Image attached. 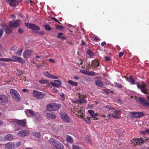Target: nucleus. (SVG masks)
Masks as SVG:
<instances>
[{"mask_svg": "<svg viewBox=\"0 0 149 149\" xmlns=\"http://www.w3.org/2000/svg\"><path fill=\"white\" fill-rule=\"evenodd\" d=\"M33 134L34 136H35L36 137L38 138H40V137L41 135L40 134V132H35L33 133Z\"/></svg>", "mask_w": 149, "mask_h": 149, "instance_id": "40", "label": "nucleus"}, {"mask_svg": "<svg viewBox=\"0 0 149 149\" xmlns=\"http://www.w3.org/2000/svg\"><path fill=\"white\" fill-rule=\"evenodd\" d=\"M53 92L55 93H57L58 92V90L56 89H53Z\"/></svg>", "mask_w": 149, "mask_h": 149, "instance_id": "64", "label": "nucleus"}, {"mask_svg": "<svg viewBox=\"0 0 149 149\" xmlns=\"http://www.w3.org/2000/svg\"><path fill=\"white\" fill-rule=\"evenodd\" d=\"M25 113L26 115H28L29 114L31 116H34L35 115V113L34 111L30 109H26L25 111Z\"/></svg>", "mask_w": 149, "mask_h": 149, "instance_id": "23", "label": "nucleus"}, {"mask_svg": "<svg viewBox=\"0 0 149 149\" xmlns=\"http://www.w3.org/2000/svg\"><path fill=\"white\" fill-rule=\"evenodd\" d=\"M23 72L22 70L19 69L17 70V72L16 73V75L17 76H21L22 74H23Z\"/></svg>", "mask_w": 149, "mask_h": 149, "instance_id": "37", "label": "nucleus"}, {"mask_svg": "<svg viewBox=\"0 0 149 149\" xmlns=\"http://www.w3.org/2000/svg\"><path fill=\"white\" fill-rule=\"evenodd\" d=\"M71 111H72V112H73V113H75L76 111V109H75V107L71 109Z\"/></svg>", "mask_w": 149, "mask_h": 149, "instance_id": "56", "label": "nucleus"}, {"mask_svg": "<svg viewBox=\"0 0 149 149\" xmlns=\"http://www.w3.org/2000/svg\"><path fill=\"white\" fill-rule=\"evenodd\" d=\"M50 84L53 86L59 88L61 86V82L59 80H56L54 81V82H51Z\"/></svg>", "mask_w": 149, "mask_h": 149, "instance_id": "16", "label": "nucleus"}, {"mask_svg": "<svg viewBox=\"0 0 149 149\" xmlns=\"http://www.w3.org/2000/svg\"><path fill=\"white\" fill-rule=\"evenodd\" d=\"M21 143V142L20 141H18L15 143L14 147L15 149L19 146H20Z\"/></svg>", "mask_w": 149, "mask_h": 149, "instance_id": "42", "label": "nucleus"}, {"mask_svg": "<svg viewBox=\"0 0 149 149\" xmlns=\"http://www.w3.org/2000/svg\"><path fill=\"white\" fill-rule=\"evenodd\" d=\"M45 115L47 118L52 119H55L56 117L55 114L52 112H47L45 113Z\"/></svg>", "mask_w": 149, "mask_h": 149, "instance_id": "18", "label": "nucleus"}, {"mask_svg": "<svg viewBox=\"0 0 149 149\" xmlns=\"http://www.w3.org/2000/svg\"><path fill=\"white\" fill-rule=\"evenodd\" d=\"M33 94L34 97L39 99L42 98L46 95V94L44 93L40 92L36 90L33 91Z\"/></svg>", "mask_w": 149, "mask_h": 149, "instance_id": "5", "label": "nucleus"}, {"mask_svg": "<svg viewBox=\"0 0 149 149\" xmlns=\"http://www.w3.org/2000/svg\"><path fill=\"white\" fill-rule=\"evenodd\" d=\"M8 3L10 6L13 7H15L18 5V2L15 0H10Z\"/></svg>", "mask_w": 149, "mask_h": 149, "instance_id": "20", "label": "nucleus"}, {"mask_svg": "<svg viewBox=\"0 0 149 149\" xmlns=\"http://www.w3.org/2000/svg\"><path fill=\"white\" fill-rule=\"evenodd\" d=\"M88 75L94 76H95V74L94 72H93V71L89 72L88 71Z\"/></svg>", "mask_w": 149, "mask_h": 149, "instance_id": "49", "label": "nucleus"}, {"mask_svg": "<svg viewBox=\"0 0 149 149\" xmlns=\"http://www.w3.org/2000/svg\"><path fill=\"white\" fill-rule=\"evenodd\" d=\"M106 108L109 109L110 110H114V109L111 106L109 105H106L104 106Z\"/></svg>", "mask_w": 149, "mask_h": 149, "instance_id": "50", "label": "nucleus"}, {"mask_svg": "<svg viewBox=\"0 0 149 149\" xmlns=\"http://www.w3.org/2000/svg\"><path fill=\"white\" fill-rule=\"evenodd\" d=\"M120 111L116 110L113 112V113H111L112 116L116 119H119V117L117 115L119 113Z\"/></svg>", "mask_w": 149, "mask_h": 149, "instance_id": "25", "label": "nucleus"}, {"mask_svg": "<svg viewBox=\"0 0 149 149\" xmlns=\"http://www.w3.org/2000/svg\"><path fill=\"white\" fill-rule=\"evenodd\" d=\"M32 52L31 50L27 49L26 50L23 54V56L24 58H26L29 57L31 55Z\"/></svg>", "mask_w": 149, "mask_h": 149, "instance_id": "14", "label": "nucleus"}, {"mask_svg": "<svg viewBox=\"0 0 149 149\" xmlns=\"http://www.w3.org/2000/svg\"><path fill=\"white\" fill-rule=\"evenodd\" d=\"M17 48H18L17 47L15 46H13L11 47L10 49L12 51H15L17 50Z\"/></svg>", "mask_w": 149, "mask_h": 149, "instance_id": "46", "label": "nucleus"}, {"mask_svg": "<svg viewBox=\"0 0 149 149\" xmlns=\"http://www.w3.org/2000/svg\"><path fill=\"white\" fill-rule=\"evenodd\" d=\"M106 44V43L104 41L102 42L101 43V45L102 46H104Z\"/></svg>", "mask_w": 149, "mask_h": 149, "instance_id": "61", "label": "nucleus"}, {"mask_svg": "<svg viewBox=\"0 0 149 149\" xmlns=\"http://www.w3.org/2000/svg\"><path fill=\"white\" fill-rule=\"evenodd\" d=\"M3 33V31L2 29H0V38L2 36Z\"/></svg>", "mask_w": 149, "mask_h": 149, "instance_id": "55", "label": "nucleus"}, {"mask_svg": "<svg viewBox=\"0 0 149 149\" xmlns=\"http://www.w3.org/2000/svg\"><path fill=\"white\" fill-rule=\"evenodd\" d=\"M126 80L129 82H130L132 84H136L137 86L140 89L141 91L143 93L148 94V91L146 88V84L144 83H142L141 85H140L139 82H135V81L132 77L131 76H129L126 79Z\"/></svg>", "mask_w": 149, "mask_h": 149, "instance_id": "1", "label": "nucleus"}, {"mask_svg": "<svg viewBox=\"0 0 149 149\" xmlns=\"http://www.w3.org/2000/svg\"><path fill=\"white\" fill-rule=\"evenodd\" d=\"M12 58L14 60H12V61L22 63H24L25 62V61L21 57H19L15 56H13Z\"/></svg>", "mask_w": 149, "mask_h": 149, "instance_id": "13", "label": "nucleus"}, {"mask_svg": "<svg viewBox=\"0 0 149 149\" xmlns=\"http://www.w3.org/2000/svg\"><path fill=\"white\" fill-rule=\"evenodd\" d=\"M138 102L144 106H147L149 107V102L146 100L139 97L138 98Z\"/></svg>", "mask_w": 149, "mask_h": 149, "instance_id": "10", "label": "nucleus"}, {"mask_svg": "<svg viewBox=\"0 0 149 149\" xmlns=\"http://www.w3.org/2000/svg\"><path fill=\"white\" fill-rule=\"evenodd\" d=\"M80 99L81 98L80 96H79ZM86 101V100L84 98H83L81 99H78L77 100L75 101V103H79V102L80 103H83L84 102H85Z\"/></svg>", "mask_w": 149, "mask_h": 149, "instance_id": "28", "label": "nucleus"}, {"mask_svg": "<svg viewBox=\"0 0 149 149\" xmlns=\"http://www.w3.org/2000/svg\"><path fill=\"white\" fill-rule=\"evenodd\" d=\"M22 91L24 92H28V90L27 88H24L23 89Z\"/></svg>", "mask_w": 149, "mask_h": 149, "instance_id": "62", "label": "nucleus"}, {"mask_svg": "<svg viewBox=\"0 0 149 149\" xmlns=\"http://www.w3.org/2000/svg\"><path fill=\"white\" fill-rule=\"evenodd\" d=\"M83 120L85 121V122L87 124H90L91 123L90 120V118L88 117H87L85 118L84 117H83L82 118Z\"/></svg>", "mask_w": 149, "mask_h": 149, "instance_id": "36", "label": "nucleus"}, {"mask_svg": "<svg viewBox=\"0 0 149 149\" xmlns=\"http://www.w3.org/2000/svg\"><path fill=\"white\" fill-rule=\"evenodd\" d=\"M72 147L73 149H82L81 147L76 145H73Z\"/></svg>", "mask_w": 149, "mask_h": 149, "instance_id": "43", "label": "nucleus"}, {"mask_svg": "<svg viewBox=\"0 0 149 149\" xmlns=\"http://www.w3.org/2000/svg\"><path fill=\"white\" fill-rule=\"evenodd\" d=\"M56 28L58 30H61L63 29H64V27L63 26L58 25L56 26Z\"/></svg>", "mask_w": 149, "mask_h": 149, "instance_id": "44", "label": "nucleus"}, {"mask_svg": "<svg viewBox=\"0 0 149 149\" xmlns=\"http://www.w3.org/2000/svg\"><path fill=\"white\" fill-rule=\"evenodd\" d=\"M124 53L123 52H120L118 54V56L119 57H122L123 54H124Z\"/></svg>", "mask_w": 149, "mask_h": 149, "instance_id": "54", "label": "nucleus"}, {"mask_svg": "<svg viewBox=\"0 0 149 149\" xmlns=\"http://www.w3.org/2000/svg\"><path fill=\"white\" fill-rule=\"evenodd\" d=\"M13 137V135L11 134H7L5 136L6 139L10 141L11 140Z\"/></svg>", "mask_w": 149, "mask_h": 149, "instance_id": "30", "label": "nucleus"}, {"mask_svg": "<svg viewBox=\"0 0 149 149\" xmlns=\"http://www.w3.org/2000/svg\"><path fill=\"white\" fill-rule=\"evenodd\" d=\"M88 72L86 70H80V72L83 74H86L88 75Z\"/></svg>", "mask_w": 149, "mask_h": 149, "instance_id": "48", "label": "nucleus"}, {"mask_svg": "<svg viewBox=\"0 0 149 149\" xmlns=\"http://www.w3.org/2000/svg\"><path fill=\"white\" fill-rule=\"evenodd\" d=\"M60 107L61 104L56 103H52L48 104L46 107L47 110L49 111L58 110Z\"/></svg>", "mask_w": 149, "mask_h": 149, "instance_id": "2", "label": "nucleus"}, {"mask_svg": "<svg viewBox=\"0 0 149 149\" xmlns=\"http://www.w3.org/2000/svg\"><path fill=\"white\" fill-rule=\"evenodd\" d=\"M11 121L15 122L24 127L25 126L26 124L25 120L13 119Z\"/></svg>", "mask_w": 149, "mask_h": 149, "instance_id": "11", "label": "nucleus"}, {"mask_svg": "<svg viewBox=\"0 0 149 149\" xmlns=\"http://www.w3.org/2000/svg\"><path fill=\"white\" fill-rule=\"evenodd\" d=\"M15 143L12 142H9L5 145V147L8 149H15Z\"/></svg>", "mask_w": 149, "mask_h": 149, "instance_id": "19", "label": "nucleus"}, {"mask_svg": "<svg viewBox=\"0 0 149 149\" xmlns=\"http://www.w3.org/2000/svg\"><path fill=\"white\" fill-rule=\"evenodd\" d=\"M116 85L118 87L120 88H122V85L120 83H117L116 84Z\"/></svg>", "mask_w": 149, "mask_h": 149, "instance_id": "53", "label": "nucleus"}, {"mask_svg": "<svg viewBox=\"0 0 149 149\" xmlns=\"http://www.w3.org/2000/svg\"><path fill=\"white\" fill-rule=\"evenodd\" d=\"M27 134V132L24 130L19 131L17 133L18 136L19 137H23L26 136Z\"/></svg>", "mask_w": 149, "mask_h": 149, "instance_id": "17", "label": "nucleus"}, {"mask_svg": "<svg viewBox=\"0 0 149 149\" xmlns=\"http://www.w3.org/2000/svg\"><path fill=\"white\" fill-rule=\"evenodd\" d=\"M52 145L53 146L58 149H63L64 148L63 145L59 141L54 139L52 140Z\"/></svg>", "mask_w": 149, "mask_h": 149, "instance_id": "6", "label": "nucleus"}, {"mask_svg": "<svg viewBox=\"0 0 149 149\" xmlns=\"http://www.w3.org/2000/svg\"><path fill=\"white\" fill-rule=\"evenodd\" d=\"M43 74L45 76L52 79H57L58 78V77L57 76L52 75L50 74L48 72H44L43 73Z\"/></svg>", "mask_w": 149, "mask_h": 149, "instance_id": "21", "label": "nucleus"}, {"mask_svg": "<svg viewBox=\"0 0 149 149\" xmlns=\"http://www.w3.org/2000/svg\"><path fill=\"white\" fill-rule=\"evenodd\" d=\"M63 35V33H59L57 34V37L58 39L61 38L62 39H65L66 38L65 36H62Z\"/></svg>", "mask_w": 149, "mask_h": 149, "instance_id": "31", "label": "nucleus"}, {"mask_svg": "<svg viewBox=\"0 0 149 149\" xmlns=\"http://www.w3.org/2000/svg\"><path fill=\"white\" fill-rule=\"evenodd\" d=\"M68 83L72 86H77L78 85L77 82L72 81L71 80L68 81Z\"/></svg>", "mask_w": 149, "mask_h": 149, "instance_id": "33", "label": "nucleus"}, {"mask_svg": "<svg viewBox=\"0 0 149 149\" xmlns=\"http://www.w3.org/2000/svg\"><path fill=\"white\" fill-rule=\"evenodd\" d=\"M99 63H98V61L96 60H94L92 61L91 67L92 68H95L99 65Z\"/></svg>", "mask_w": 149, "mask_h": 149, "instance_id": "22", "label": "nucleus"}, {"mask_svg": "<svg viewBox=\"0 0 149 149\" xmlns=\"http://www.w3.org/2000/svg\"><path fill=\"white\" fill-rule=\"evenodd\" d=\"M88 112L90 114L91 116H92L95 113L94 111L92 110H88Z\"/></svg>", "mask_w": 149, "mask_h": 149, "instance_id": "47", "label": "nucleus"}, {"mask_svg": "<svg viewBox=\"0 0 149 149\" xmlns=\"http://www.w3.org/2000/svg\"><path fill=\"white\" fill-rule=\"evenodd\" d=\"M1 61H5L6 62L12 61V59L11 58H1Z\"/></svg>", "mask_w": 149, "mask_h": 149, "instance_id": "39", "label": "nucleus"}, {"mask_svg": "<svg viewBox=\"0 0 149 149\" xmlns=\"http://www.w3.org/2000/svg\"><path fill=\"white\" fill-rule=\"evenodd\" d=\"M34 118L35 119V121L37 123L40 120L41 118L40 114L39 113H36L35 114Z\"/></svg>", "mask_w": 149, "mask_h": 149, "instance_id": "24", "label": "nucleus"}, {"mask_svg": "<svg viewBox=\"0 0 149 149\" xmlns=\"http://www.w3.org/2000/svg\"><path fill=\"white\" fill-rule=\"evenodd\" d=\"M83 108H82L79 111H77V113L79 114H80L79 115H77V116H79L81 118H83V117L84 116V115H83V113L84 112V110L82 109Z\"/></svg>", "mask_w": 149, "mask_h": 149, "instance_id": "32", "label": "nucleus"}, {"mask_svg": "<svg viewBox=\"0 0 149 149\" xmlns=\"http://www.w3.org/2000/svg\"><path fill=\"white\" fill-rule=\"evenodd\" d=\"M20 23V20L19 19H17L14 22H9V25L11 27L13 28L17 27L19 26Z\"/></svg>", "mask_w": 149, "mask_h": 149, "instance_id": "12", "label": "nucleus"}, {"mask_svg": "<svg viewBox=\"0 0 149 149\" xmlns=\"http://www.w3.org/2000/svg\"><path fill=\"white\" fill-rule=\"evenodd\" d=\"M60 115L62 119L65 122L67 123L70 122V118L65 113L62 112L61 113Z\"/></svg>", "mask_w": 149, "mask_h": 149, "instance_id": "9", "label": "nucleus"}, {"mask_svg": "<svg viewBox=\"0 0 149 149\" xmlns=\"http://www.w3.org/2000/svg\"><path fill=\"white\" fill-rule=\"evenodd\" d=\"M10 91L11 95L15 101L18 102L20 100V96L16 90L12 89L10 90Z\"/></svg>", "mask_w": 149, "mask_h": 149, "instance_id": "4", "label": "nucleus"}, {"mask_svg": "<svg viewBox=\"0 0 149 149\" xmlns=\"http://www.w3.org/2000/svg\"><path fill=\"white\" fill-rule=\"evenodd\" d=\"M65 139L67 141L70 143H73L74 142L73 139L69 135L65 137Z\"/></svg>", "mask_w": 149, "mask_h": 149, "instance_id": "27", "label": "nucleus"}, {"mask_svg": "<svg viewBox=\"0 0 149 149\" xmlns=\"http://www.w3.org/2000/svg\"><path fill=\"white\" fill-rule=\"evenodd\" d=\"M49 60L50 62H51L52 63H55V61L54 59H49Z\"/></svg>", "mask_w": 149, "mask_h": 149, "instance_id": "60", "label": "nucleus"}, {"mask_svg": "<svg viewBox=\"0 0 149 149\" xmlns=\"http://www.w3.org/2000/svg\"><path fill=\"white\" fill-rule=\"evenodd\" d=\"M25 26L29 29H31L33 30H40V29L39 26L35 24L26 23H25Z\"/></svg>", "mask_w": 149, "mask_h": 149, "instance_id": "7", "label": "nucleus"}, {"mask_svg": "<svg viewBox=\"0 0 149 149\" xmlns=\"http://www.w3.org/2000/svg\"><path fill=\"white\" fill-rule=\"evenodd\" d=\"M130 114L134 115V116L136 118H139L143 116H144V114L142 112H132Z\"/></svg>", "mask_w": 149, "mask_h": 149, "instance_id": "15", "label": "nucleus"}, {"mask_svg": "<svg viewBox=\"0 0 149 149\" xmlns=\"http://www.w3.org/2000/svg\"><path fill=\"white\" fill-rule=\"evenodd\" d=\"M18 31L19 33H21L23 32V30L21 28H19L18 29Z\"/></svg>", "mask_w": 149, "mask_h": 149, "instance_id": "59", "label": "nucleus"}, {"mask_svg": "<svg viewBox=\"0 0 149 149\" xmlns=\"http://www.w3.org/2000/svg\"><path fill=\"white\" fill-rule=\"evenodd\" d=\"M39 82L41 84H47L49 85H50V84L48 81L47 80L40 79Z\"/></svg>", "mask_w": 149, "mask_h": 149, "instance_id": "29", "label": "nucleus"}, {"mask_svg": "<svg viewBox=\"0 0 149 149\" xmlns=\"http://www.w3.org/2000/svg\"><path fill=\"white\" fill-rule=\"evenodd\" d=\"M111 116H112L111 113H110L107 115V117L108 118V119H107V120H108L110 118H111Z\"/></svg>", "mask_w": 149, "mask_h": 149, "instance_id": "58", "label": "nucleus"}, {"mask_svg": "<svg viewBox=\"0 0 149 149\" xmlns=\"http://www.w3.org/2000/svg\"><path fill=\"white\" fill-rule=\"evenodd\" d=\"M5 31L7 34H10L12 32L10 27L8 26V25H5Z\"/></svg>", "mask_w": 149, "mask_h": 149, "instance_id": "26", "label": "nucleus"}, {"mask_svg": "<svg viewBox=\"0 0 149 149\" xmlns=\"http://www.w3.org/2000/svg\"><path fill=\"white\" fill-rule=\"evenodd\" d=\"M148 140L149 139L148 138H144L143 139L142 138L140 137L132 139L131 142L134 145H136L142 144L146 142H147Z\"/></svg>", "mask_w": 149, "mask_h": 149, "instance_id": "3", "label": "nucleus"}, {"mask_svg": "<svg viewBox=\"0 0 149 149\" xmlns=\"http://www.w3.org/2000/svg\"><path fill=\"white\" fill-rule=\"evenodd\" d=\"M98 114L97 113H95L93 115L91 116V117L93 118L94 120H98L99 119V118H97V116H98Z\"/></svg>", "mask_w": 149, "mask_h": 149, "instance_id": "34", "label": "nucleus"}, {"mask_svg": "<svg viewBox=\"0 0 149 149\" xmlns=\"http://www.w3.org/2000/svg\"><path fill=\"white\" fill-rule=\"evenodd\" d=\"M96 85L100 87L102 86L103 85V84L100 80H97L95 82Z\"/></svg>", "mask_w": 149, "mask_h": 149, "instance_id": "35", "label": "nucleus"}, {"mask_svg": "<svg viewBox=\"0 0 149 149\" xmlns=\"http://www.w3.org/2000/svg\"><path fill=\"white\" fill-rule=\"evenodd\" d=\"M8 102L7 97L4 95H0V104L2 105H5Z\"/></svg>", "mask_w": 149, "mask_h": 149, "instance_id": "8", "label": "nucleus"}, {"mask_svg": "<svg viewBox=\"0 0 149 149\" xmlns=\"http://www.w3.org/2000/svg\"><path fill=\"white\" fill-rule=\"evenodd\" d=\"M87 53L91 57H93L94 55L93 53L89 49H88L87 50Z\"/></svg>", "mask_w": 149, "mask_h": 149, "instance_id": "38", "label": "nucleus"}, {"mask_svg": "<svg viewBox=\"0 0 149 149\" xmlns=\"http://www.w3.org/2000/svg\"><path fill=\"white\" fill-rule=\"evenodd\" d=\"M51 19H52L54 20V21H56L57 22H58V20L55 17H52Z\"/></svg>", "mask_w": 149, "mask_h": 149, "instance_id": "57", "label": "nucleus"}, {"mask_svg": "<svg viewBox=\"0 0 149 149\" xmlns=\"http://www.w3.org/2000/svg\"><path fill=\"white\" fill-rule=\"evenodd\" d=\"M45 28L49 31H50L51 30V29L50 27L47 24H45Z\"/></svg>", "mask_w": 149, "mask_h": 149, "instance_id": "45", "label": "nucleus"}, {"mask_svg": "<svg viewBox=\"0 0 149 149\" xmlns=\"http://www.w3.org/2000/svg\"><path fill=\"white\" fill-rule=\"evenodd\" d=\"M85 139L86 140V141L89 144H90L91 145L92 144V142L91 141V140H90L89 138H86Z\"/></svg>", "mask_w": 149, "mask_h": 149, "instance_id": "52", "label": "nucleus"}, {"mask_svg": "<svg viewBox=\"0 0 149 149\" xmlns=\"http://www.w3.org/2000/svg\"><path fill=\"white\" fill-rule=\"evenodd\" d=\"M93 40L94 41H100V39L99 38H97V36H95L93 38Z\"/></svg>", "mask_w": 149, "mask_h": 149, "instance_id": "51", "label": "nucleus"}, {"mask_svg": "<svg viewBox=\"0 0 149 149\" xmlns=\"http://www.w3.org/2000/svg\"><path fill=\"white\" fill-rule=\"evenodd\" d=\"M105 58V60L107 61H109L110 60V58L109 57H106Z\"/></svg>", "mask_w": 149, "mask_h": 149, "instance_id": "63", "label": "nucleus"}, {"mask_svg": "<svg viewBox=\"0 0 149 149\" xmlns=\"http://www.w3.org/2000/svg\"><path fill=\"white\" fill-rule=\"evenodd\" d=\"M22 50L23 49H20L19 50L17 51L16 52H15V55L18 56H20L22 54Z\"/></svg>", "mask_w": 149, "mask_h": 149, "instance_id": "41", "label": "nucleus"}]
</instances>
